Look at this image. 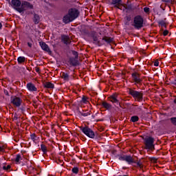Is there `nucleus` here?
<instances>
[{"mask_svg":"<svg viewBox=\"0 0 176 176\" xmlns=\"http://www.w3.org/2000/svg\"><path fill=\"white\" fill-rule=\"evenodd\" d=\"M118 9H120L121 10H126V7L124 6H122V4L118 8Z\"/></svg>","mask_w":176,"mask_h":176,"instance_id":"7c9ffc66","label":"nucleus"},{"mask_svg":"<svg viewBox=\"0 0 176 176\" xmlns=\"http://www.w3.org/2000/svg\"><path fill=\"white\" fill-rule=\"evenodd\" d=\"M129 94H131V96H132L135 100H138V101H142V93L140 91L130 89Z\"/></svg>","mask_w":176,"mask_h":176,"instance_id":"423d86ee","label":"nucleus"},{"mask_svg":"<svg viewBox=\"0 0 176 176\" xmlns=\"http://www.w3.org/2000/svg\"><path fill=\"white\" fill-rule=\"evenodd\" d=\"M144 12H145V13H149V8L148 7L144 8Z\"/></svg>","mask_w":176,"mask_h":176,"instance_id":"2f4dec72","label":"nucleus"},{"mask_svg":"<svg viewBox=\"0 0 176 176\" xmlns=\"http://www.w3.org/2000/svg\"><path fill=\"white\" fill-rule=\"evenodd\" d=\"M102 105L106 109H111V108H112V106L111 104H109L108 102H103L102 103Z\"/></svg>","mask_w":176,"mask_h":176,"instance_id":"f3484780","label":"nucleus"},{"mask_svg":"<svg viewBox=\"0 0 176 176\" xmlns=\"http://www.w3.org/2000/svg\"><path fill=\"white\" fill-rule=\"evenodd\" d=\"M26 87L29 91H36L37 90V89L35 87V85L31 82L28 83Z\"/></svg>","mask_w":176,"mask_h":176,"instance_id":"9b49d317","label":"nucleus"},{"mask_svg":"<svg viewBox=\"0 0 176 176\" xmlns=\"http://www.w3.org/2000/svg\"><path fill=\"white\" fill-rule=\"evenodd\" d=\"M134 28L140 30L144 27V18L140 15H137L133 18V23L132 24Z\"/></svg>","mask_w":176,"mask_h":176,"instance_id":"20e7f679","label":"nucleus"},{"mask_svg":"<svg viewBox=\"0 0 176 176\" xmlns=\"http://www.w3.org/2000/svg\"><path fill=\"white\" fill-rule=\"evenodd\" d=\"M41 149L43 152V153H46V152H47V149L46 148V146H45L44 144L41 145Z\"/></svg>","mask_w":176,"mask_h":176,"instance_id":"aec40b11","label":"nucleus"},{"mask_svg":"<svg viewBox=\"0 0 176 176\" xmlns=\"http://www.w3.org/2000/svg\"><path fill=\"white\" fill-rule=\"evenodd\" d=\"M154 65H155V67H159V61L155 60L154 63Z\"/></svg>","mask_w":176,"mask_h":176,"instance_id":"f704fd0d","label":"nucleus"},{"mask_svg":"<svg viewBox=\"0 0 176 176\" xmlns=\"http://www.w3.org/2000/svg\"><path fill=\"white\" fill-rule=\"evenodd\" d=\"M131 76L133 82H135V84L141 82V77H140V74L138 73L134 72L132 74Z\"/></svg>","mask_w":176,"mask_h":176,"instance_id":"9d476101","label":"nucleus"},{"mask_svg":"<svg viewBox=\"0 0 176 176\" xmlns=\"http://www.w3.org/2000/svg\"><path fill=\"white\" fill-rule=\"evenodd\" d=\"M28 1H32V0H28Z\"/></svg>","mask_w":176,"mask_h":176,"instance_id":"c03bdc74","label":"nucleus"},{"mask_svg":"<svg viewBox=\"0 0 176 176\" xmlns=\"http://www.w3.org/2000/svg\"><path fill=\"white\" fill-rule=\"evenodd\" d=\"M111 39H106V42H108V43H109L110 42H111Z\"/></svg>","mask_w":176,"mask_h":176,"instance_id":"58836bf2","label":"nucleus"},{"mask_svg":"<svg viewBox=\"0 0 176 176\" xmlns=\"http://www.w3.org/2000/svg\"><path fill=\"white\" fill-rule=\"evenodd\" d=\"M17 61H18L19 64H21L22 63H24L25 61V57H24V56H19L17 58Z\"/></svg>","mask_w":176,"mask_h":176,"instance_id":"6ab92c4d","label":"nucleus"},{"mask_svg":"<svg viewBox=\"0 0 176 176\" xmlns=\"http://www.w3.org/2000/svg\"><path fill=\"white\" fill-rule=\"evenodd\" d=\"M44 87L47 89H54V85L50 82H45Z\"/></svg>","mask_w":176,"mask_h":176,"instance_id":"2eb2a0df","label":"nucleus"},{"mask_svg":"<svg viewBox=\"0 0 176 176\" xmlns=\"http://www.w3.org/2000/svg\"><path fill=\"white\" fill-rule=\"evenodd\" d=\"M122 0H112V4L114 5L116 8L122 6Z\"/></svg>","mask_w":176,"mask_h":176,"instance_id":"ddd939ff","label":"nucleus"},{"mask_svg":"<svg viewBox=\"0 0 176 176\" xmlns=\"http://www.w3.org/2000/svg\"><path fill=\"white\" fill-rule=\"evenodd\" d=\"M171 122L173 123V124H174L175 126H176V118H172L170 119Z\"/></svg>","mask_w":176,"mask_h":176,"instance_id":"cd10ccee","label":"nucleus"},{"mask_svg":"<svg viewBox=\"0 0 176 176\" xmlns=\"http://www.w3.org/2000/svg\"><path fill=\"white\" fill-rule=\"evenodd\" d=\"M72 173H74V174H78V173H79V169L78 168V167L73 168Z\"/></svg>","mask_w":176,"mask_h":176,"instance_id":"5701e85b","label":"nucleus"},{"mask_svg":"<svg viewBox=\"0 0 176 176\" xmlns=\"http://www.w3.org/2000/svg\"><path fill=\"white\" fill-rule=\"evenodd\" d=\"M111 102H115L116 104H119V102L118 101V98L116 97V95H112L111 96Z\"/></svg>","mask_w":176,"mask_h":176,"instance_id":"dca6fc26","label":"nucleus"},{"mask_svg":"<svg viewBox=\"0 0 176 176\" xmlns=\"http://www.w3.org/2000/svg\"><path fill=\"white\" fill-rule=\"evenodd\" d=\"M79 16V11L75 8H72L69 10L68 14L65 15L63 19V23L65 24H68L78 19Z\"/></svg>","mask_w":176,"mask_h":176,"instance_id":"f03ea898","label":"nucleus"},{"mask_svg":"<svg viewBox=\"0 0 176 176\" xmlns=\"http://www.w3.org/2000/svg\"><path fill=\"white\" fill-rule=\"evenodd\" d=\"M40 46L44 52H47L49 53V54H52V50H50V48L49 47V45L46 44L45 42H40Z\"/></svg>","mask_w":176,"mask_h":176,"instance_id":"1a4fd4ad","label":"nucleus"},{"mask_svg":"<svg viewBox=\"0 0 176 176\" xmlns=\"http://www.w3.org/2000/svg\"><path fill=\"white\" fill-rule=\"evenodd\" d=\"M40 17L39 15L34 14V23H36V24H38V23H39V20H40Z\"/></svg>","mask_w":176,"mask_h":176,"instance_id":"a211bd4d","label":"nucleus"},{"mask_svg":"<svg viewBox=\"0 0 176 176\" xmlns=\"http://www.w3.org/2000/svg\"><path fill=\"white\" fill-rule=\"evenodd\" d=\"M158 24L161 25V27H166V21H164V20L158 21Z\"/></svg>","mask_w":176,"mask_h":176,"instance_id":"412c9836","label":"nucleus"},{"mask_svg":"<svg viewBox=\"0 0 176 176\" xmlns=\"http://www.w3.org/2000/svg\"><path fill=\"white\" fill-rule=\"evenodd\" d=\"M81 102H83V104H87L89 101H87V98H86V97L83 96Z\"/></svg>","mask_w":176,"mask_h":176,"instance_id":"b1692460","label":"nucleus"},{"mask_svg":"<svg viewBox=\"0 0 176 176\" xmlns=\"http://www.w3.org/2000/svg\"><path fill=\"white\" fill-rule=\"evenodd\" d=\"M30 138L31 140H32V141H36V136L35 135V134H32L30 135Z\"/></svg>","mask_w":176,"mask_h":176,"instance_id":"bb28decb","label":"nucleus"},{"mask_svg":"<svg viewBox=\"0 0 176 176\" xmlns=\"http://www.w3.org/2000/svg\"><path fill=\"white\" fill-rule=\"evenodd\" d=\"M11 104H13L14 107H19L23 103V100L16 96H12L10 99Z\"/></svg>","mask_w":176,"mask_h":176,"instance_id":"0eeeda50","label":"nucleus"},{"mask_svg":"<svg viewBox=\"0 0 176 176\" xmlns=\"http://www.w3.org/2000/svg\"><path fill=\"white\" fill-rule=\"evenodd\" d=\"M14 118H15V119H17V117H16V116H14Z\"/></svg>","mask_w":176,"mask_h":176,"instance_id":"37998d69","label":"nucleus"},{"mask_svg":"<svg viewBox=\"0 0 176 176\" xmlns=\"http://www.w3.org/2000/svg\"><path fill=\"white\" fill-rule=\"evenodd\" d=\"M136 165H137V167H138L139 168H142V163H141L140 162H136Z\"/></svg>","mask_w":176,"mask_h":176,"instance_id":"c85d7f7f","label":"nucleus"},{"mask_svg":"<svg viewBox=\"0 0 176 176\" xmlns=\"http://www.w3.org/2000/svg\"><path fill=\"white\" fill-rule=\"evenodd\" d=\"M119 160H122V162H126L129 164H131V163H134V160H133V157L131 155H120L119 157Z\"/></svg>","mask_w":176,"mask_h":176,"instance_id":"6e6552de","label":"nucleus"},{"mask_svg":"<svg viewBox=\"0 0 176 176\" xmlns=\"http://www.w3.org/2000/svg\"><path fill=\"white\" fill-rule=\"evenodd\" d=\"M73 65H78V61H76L75 63H74Z\"/></svg>","mask_w":176,"mask_h":176,"instance_id":"ea45409f","label":"nucleus"},{"mask_svg":"<svg viewBox=\"0 0 176 176\" xmlns=\"http://www.w3.org/2000/svg\"><path fill=\"white\" fill-rule=\"evenodd\" d=\"M163 35H164V36H166L168 35V30H164L163 32Z\"/></svg>","mask_w":176,"mask_h":176,"instance_id":"473e14b6","label":"nucleus"},{"mask_svg":"<svg viewBox=\"0 0 176 176\" xmlns=\"http://www.w3.org/2000/svg\"><path fill=\"white\" fill-rule=\"evenodd\" d=\"M11 6L21 14H24V12L28 9H34V6L30 2L25 1L21 2L20 0H12Z\"/></svg>","mask_w":176,"mask_h":176,"instance_id":"f257e3e1","label":"nucleus"},{"mask_svg":"<svg viewBox=\"0 0 176 176\" xmlns=\"http://www.w3.org/2000/svg\"><path fill=\"white\" fill-rule=\"evenodd\" d=\"M143 140L144 141L146 149H148V151L155 149V138H152V136L146 135L143 138Z\"/></svg>","mask_w":176,"mask_h":176,"instance_id":"7ed1b4c3","label":"nucleus"},{"mask_svg":"<svg viewBox=\"0 0 176 176\" xmlns=\"http://www.w3.org/2000/svg\"><path fill=\"white\" fill-rule=\"evenodd\" d=\"M94 41L95 42H98V38H97V37H94Z\"/></svg>","mask_w":176,"mask_h":176,"instance_id":"4c0bfd02","label":"nucleus"},{"mask_svg":"<svg viewBox=\"0 0 176 176\" xmlns=\"http://www.w3.org/2000/svg\"><path fill=\"white\" fill-rule=\"evenodd\" d=\"M174 103L176 104V98L174 100Z\"/></svg>","mask_w":176,"mask_h":176,"instance_id":"79ce46f5","label":"nucleus"},{"mask_svg":"<svg viewBox=\"0 0 176 176\" xmlns=\"http://www.w3.org/2000/svg\"><path fill=\"white\" fill-rule=\"evenodd\" d=\"M73 54H74V56H75L76 58H77V57H78V52H76L75 51H73Z\"/></svg>","mask_w":176,"mask_h":176,"instance_id":"c9c22d12","label":"nucleus"},{"mask_svg":"<svg viewBox=\"0 0 176 176\" xmlns=\"http://www.w3.org/2000/svg\"><path fill=\"white\" fill-rule=\"evenodd\" d=\"M81 131L87 135L89 138H94L96 137V135L94 133V131L91 130L89 126H85L81 128Z\"/></svg>","mask_w":176,"mask_h":176,"instance_id":"39448f33","label":"nucleus"},{"mask_svg":"<svg viewBox=\"0 0 176 176\" xmlns=\"http://www.w3.org/2000/svg\"><path fill=\"white\" fill-rule=\"evenodd\" d=\"M0 28H2V23H0Z\"/></svg>","mask_w":176,"mask_h":176,"instance_id":"a19ab883","label":"nucleus"},{"mask_svg":"<svg viewBox=\"0 0 176 176\" xmlns=\"http://www.w3.org/2000/svg\"><path fill=\"white\" fill-rule=\"evenodd\" d=\"M131 122H138V116H133L131 118Z\"/></svg>","mask_w":176,"mask_h":176,"instance_id":"4be33fe9","label":"nucleus"},{"mask_svg":"<svg viewBox=\"0 0 176 176\" xmlns=\"http://www.w3.org/2000/svg\"><path fill=\"white\" fill-rule=\"evenodd\" d=\"M80 114L82 115V116L86 117V116H89V115H90V113L89 112H87V113L83 112V113H81Z\"/></svg>","mask_w":176,"mask_h":176,"instance_id":"c756f323","label":"nucleus"},{"mask_svg":"<svg viewBox=\"0 0 176 176\" xmlns=\"http://www.w3.org/2000/svg\"><path fill=\"white\" fill-rule=\"evenodd\" d=\"M62 78L64 79V80H66V82L71 80V76H69V74L65 72L62 73Z\"/></svg>","mask_w":176,"mask_h":176,"instance_id":"4468645a","label":"nucleus"},{"mask_svg":"<svg viewBox=\"0 0 176 176\" xmlns=\"http://www.w3.org/2000/svg\"><path fill=\"white\" fill-rule=\"evenodd\" d=\"M5 152V146H0V155Z\"/></svg>","mask_w":176,"mask_h":176,"instance_id":"a878e982","label":"nucleus"},{"mask_svg":"<svg viewBox=\"0 0 176 176\" xmlns=\"http://www.w3.org/2000/svg\"><path fill=\"white\" fill-rule=\"evenodd\" d=\"M62 41L65 45H69L71 43V39L68 36H62Z\"/></svg>","mask_w":176,"mask_h":176,"instance_id":"f8f14e48","label":"nucleus"},{"mask_svg":"<svg viewBox=\"0 0 176 176\" xmlns=\"http://www.w3.org/2000/svg\"><path fill=\"white\" fill-rule=\"evenodd\" d=\"M20 160H21V156H20V155H17L15 158V162L16 163H19V162H20Z\"/></svg>","mask_w":176,"mask_h":176,"instance_id":"393cba45","label":"nucleus"},{"mask_svg":"<svg viewBox=\"0 0 176 176\" xmlns=\"http://www.w3.org/2000/svg\"><path fill=\"white\" fill-rule=\"evenodd\" d=\"M28 45L29 46V47H32V43H28Z\"/></svg>","mask_w":176,"mask_h":176,"instance_id":"e433bc0d","label":"nucleus"},{"mask_svg":"<svg viewBox=\"0 0 176 176\" xmlns=\"http://www.w3.org/2000/svg\"><path fill=\"white\" fill-rule=\"evenodd\" d=\"M3 170H9L10 168V165H8L7 166L3 167Z\"/></svg>","mask_w":176,"mask_h":176,"instance_id":"72a5a7b5","label":"nucleus"}]
</instances>
